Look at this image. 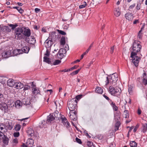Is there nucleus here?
Instances as JSON below:
<instances>
[{
    "mask_svg": "<svg viewBox=\"0 0 147 147\" xmlns=\"http://www.w3.org/2000/svg\"><path fill=\"white\" fill-rule=\"evenodd\" d=\"M140 42L138 40H135L134 41L132 47V51L131 53V56L130 58H132V61L134 65L136 67L138 65L140 58L137 56V53L140 51L142 48V46L140 45Z\"/></svg>",
    "mask_w": 147,
    "mask_h": 147,
    "instance_id": "f257e3e1",
    "label": "nucleus"
},
{
    "mask_svg": "<svg viewBox=\"0 0 147 147\" xmlns=\"http://www.w3.org/2000/svg\"><path fill=\"white\" fill-rule=\"evenodd\" d=\"M58 118L57 115L56 113H55L53 115V114H50L47 117V122H46L45 120H43L42 122V125L45 127L47 126V123H51L55 119V117Z\"/></svg>",
    "mask_w": 147,
    "mask_h": 147,
    "instance_id": "f03ea898",
    "label": "nucleus"
},
{
    "mask_svg": "<svg viewBox=\"0 0 147 147\" xmlns=\"http://www.w3.org/2000/svg\"><path fill=\"white\" fill-rule=\"evenodd\" d=\"M109 92L112 95L119 98L120 96L121 90L119 88H115L112 86H110L109 89Z\"/></svg>",
    "mask_w": 147,
    "mask_h": 147,
    "instance_id": "7ed1b4c3",
    "label": "nucleus"
},
{
    "mask_svg": "<svg viewBox=\"0 0 147 147\" xmlns=\"http://www.w3.org/2000/svg\"><path fill=\"white\" fill-rule=\"evenodd\" d=\"M77 101L75 98H72L67 102V106L70 111H76L77 104Z\"/></svg>",
    "mask_w": 147,
    "mask_h": 147,
    "instance_id": "20e7f679",
    "label": "nucleus"
},
{
    "mask_svg": "<svg viewBox=\"0 0 147 147\" xmlns=\"http://www.w3.org/2000/svg\"><path fill=\"white\" fill-rule=\"evenodd\" d=\"M24 27L16 28L15 30V38L17 40H20L22 38Z\"/></svg>",
    "mask_w": 147,
    "mask_h": 147,
    "instance_id": "39448f33",
    "label": "nucleus"
},
{
    "mask_svg": "<svg viewBox=\"0 0 147 147\" xmlns=\"http://www.w3.org/2000/svg\"><path fill=\"white\" fill-rule=\"evenodd\" d=\"M0 139L1 140H2L3 142L5 144V145H8L9 141V139L7 136L5 135L4 134L2 133V134H0Z\"/></svg>",
    "mask_w": 147,
    "mask_h": 147,
    "instance_id": "423d86ee",
    "label": "nucleus"
},
{
    "mask_svg": "<svg viewBox=\"0 0 147 147\" xmlns=\"http://www.w3.org/2000/svg\"><path fill=\"white\" fill-rule=\"evenodd\" d=\"M69 118L71 120L74 121H75L77 119V112L76 111H70Z\"/></svg>",
    "mask_w": 147,
    "mask_h": 147,
    "instance_id": "0eeeda50",
    "label": "nucleus"
},
{
    "mask_svg": "<svg viewBox=\"0 0 147 147\" xmlns=\"http://www.w3.org/2000/svg\"><path fill=\"white\" fill-rule=\"evenodd\" d=\"M4 123V124L5 130L6 131L7 130H10L12 129L13 125L12 122L7 121Z\"/></svg>",
    "mask_w": 147,
    "mask_h": 147,
    "instance_id": "6e6552de",
    "label": "nucleus"
},
{
    "mask_svg": "<svg viewBox=\"0 0 147 147\" xmlns=\"http://www.w3.org/2000/svg\"><path fill=\"white\" fill-rule=\"evenodd\" d=\"M11 50H9L5 51L2 53V56L4 58H7L12 56L11 54Z\"/></svg>",
    "mask_w": 147,
    "mask_h": 147,
    "instance_id": "1a4fd4ad",
    "label": "nucleus"
},
{
    "mask_svg": "<svg viewBox=\"0 0 147 147\" xmlns=\"http://www.w3.org/2000/svg\"><path fill=\"white\" fill-rule=\"evenodd\" d=\"M22 34L27 37H29L31 35L30 30L28 28L24 27Z\"/></svg>",
    "mask_w": 147,
    "mask_h": 147,
    "instance_id": "9d476101",
    "label": "nucleus"
},
{
    "mask_svg": "<svg viewBox=\"0 0 147 147\" xmlns=\"http://www.w3.org/2000/svg\"><path fill=\"white\" fill-rule=\"evenodd\" d=\"M53 44V42L52 39L50 38L47 39L45 42V45L47 48L51 47Z\"/></svg>",
    "mask_w": 147,
    "mask_h": 147,
    "instance_id": "9b49d317",
    "label": "nucleus"
},
{
    "mask_svg": "<svg viewBox=\"0 0 147 147\" xmlns=\"http://www.w3.org/2000/svg\"><path fill=\"white\" fill-rule=\"evenodd\" d=\"M61 119L63 125L67 128H68L70 126V124L67 121V119L64 116L61 117Z\"/></svg>",
    "mask_w": 147,
    "mask_h": 147,
    "instance_id": "f8f14e48",
    "label": "nucleus"
},
{
    "mask_svg": "<svg viewBox=\"0 0 147 147\" xmlns=\"http://www.w3.org/2000/svg\"><path fill=\"white\" fill-rule=\"evenodd\" d=\"M69 49L68 47L67 48V49H61L59 51V52L58 53V55H59L60 57L59 58L61 59L63 57L64 55H63V53H65L66 52V51H67Z\"/></svg>",
    "mask_w": 147,
    "mask_h": 147,
    "instance_id": "ddd939ff",
    "label": "nucleus"
},
{
    "mask_svg": "<svg viewBox=\"0 0 147 147\" xmlns=\"http://www.w3.org/2000/svg\"><path fill=\"white\" fill-rule=\"evenodd\" d=\"M35 138V136H34L32 138H29L27 140L26 144L28 147H31L33 146L34 143L33 139Z\"/></svg>",
    "mask_w": 147,
    "mask_h": 147,
    "instance_id": "4468645a",
    "label": "nucleus"
},
{
    "mask_svg": "<svg viewBox=\"0 0 147 147\" xmlns=\"http://www.w3.org/2000/svg\"><path fill=\"white\" fill-rule=\"evenodd\" d=\"M22 54V51L20 49H15L13 51H11V54L12 56H16Z\"/></svg>",
    "mask_w": 147,
    "mask_h": 147,
    "instance_id": "2eb2a0df",
    "label": "nucleus"
},
{
    "mask_svg": "<svg viewBox=\"0 0 147 147\" xmlns=\"http://www.w3.org/2000/svg\"><path fill=\"white\" fill-rule=\"evenodd\" d=\"M27 135L29 137H33L34 135V131L33 129L30 128H28L27 131Z\"/></svg>",
    "mask_w": 147,
    "mask_h": 147,
    "instance_id": "dca6fc26",
    "label": "nucleus"
},
{
    "mask_svg": "<svg viewBox=\"0 0 147 147\" xmlns=\"http://www.w3.org/2000/svg\"><path fill=\"white\" fill-rule=\"evenodd\" d=\"M115 73H114L112 75H110L109 76V78H111V79L112 80V82H114L115 84L116 82L118 80L117 75L116 74V76L115 75Z\"/></svg>",
    "mask_w": 147,
    "mask_h": 147,
    "instance_id": "f3484780",
    "label": "nucleus"
},
{
    "mask_svg": "<svg viewBox=\"0 0 147 147\" xmlns=\"http://www.w3.org/2000/svg\"><path fill=\"white\" fill-rule=\"evenodd\" d=\"M15 82L13 79H10L7 81V85L9 87H13L14 86Z\"/></svg>",
    "mask_w": 147,
    "mask_h": 147,
    "instance_id": "a211bd4d",
    "label": "nucleus"
},
{
    "mask_svg": "<svg viewBox=\"0 0 147 147\" xmlns=\"http://www.w3.org/2000/svg\"><path fill=\"white\" fill-rule=\"evenodd\" d=\"M15 88L17 89H20L23 88L24 86L23 84L20 82H15Z\"/></svg>",
    "mask_w": 147,
    "mask_h": 147,
    "instance_id": "6ab92c4d",
    "label": "nucleus"
},
{
    "mask_svg": "<svg viewBox=\"0 0 147 147\" xmlns=\"http://www.w3.org/2000/svg\"><path fill=\"white\" fill-rule=\"evenodd\" d=\"M127 103V102L126 101H125V102L124 103V105H126ZM124 108L125 110L123 111V114L125 115V117L126 118H128L129 116V113L128 110H126V107L125 105L124 106Z\"/></svg>",
    "mask_w": 147,
    "mask_h": 147,
    "instance_id": "aec40b11",
    "label": "nucleus"
},
{
    "mask_svg": "<svg viewBox=\"0 0 147 147\" xmlns=\"http://www.w3.org/2000/svg\"><path fill=\"white\" fill-rule=\"evenodd\" d=\"M125 17L129 20H131L133 19V14L130 13H127L125 14Z\"/></svg>",
    "mask_w": 147,
    "mask_h": 147,
    "instance_id": "412c9836",
    "label": "nucleus"
},
{
    "mask_svg": "<svg viewBox=\"0 0 147 147\" xmlns=\"http://www.w3.org/2000/svg\"><path fill=\"white\" fill-rule=\"evenodd\" d=\"M30 101V98H24L22 100V103L26 105H29L31 104Z\"/></svg>",
    "mask_w": 147,
    "mask_h": 147,
    "instance_id": "4be33fe9",
    "label": "nucleus"
},
{
    "mask_svg": "<svg viewBox=\"0 0 147 147\" xmlns=\"http://www.w3.org/2000/svg\"><path fill=\"white\" fill-rule=\"evenodd\" d=\"M111 78H109V77H107L106 78V81L105 82H106V85H108L109 83L110 84L113 85L114 86L115 85V84H114V82H112V80L111 79Z\"/></svg>",
    "mask_w": 147,
    "mask_h": 147,
    "instance_id": "5701e85b",
    "label": "nucleus"
},
{
    "mask_svg": "<svg viewBox=\"0 0 147 147\" xmlns=\"http://www.w3.org/2000/svg\"><path fill=\"white\" fill-rule=\"evenodd\" d=\"M121 14L120 9L118 7L115 9L114 14L117 17H118Z\"/></svg>",
    "mask_w": 147,
    "mask_h": 147,
    "instance_id": "b1692460",
    "label": "nucleus"
},
{
    "mask_svg": "<svg viewBox=\"0 0 147 147\" xmlns=\"http://www.w3.org/2000/svg\"><path fill=\"white\" fill-rule=\"evenodd\" d=\"M15 107L17 108H20L22 106V104L20 101L19 100H17L15 103Z\"/></svg>",
    "mask_w": 147,
    "mask_h": 147,
    "instance_id": "393cba45",
    "label": "nucleus"
},
{
    "mask_svg": "<svg viewBox=\"0 0 147 147\" xmlns=\"http://www.w3.org/2000/svg\"><path fill=\"white\" fill-rule=\"evenodd\" d=\"M28 42L31 44H34L36 42L35 38L33 36H31L30 38L28 40Z\"/></svg>",
    "mask_w": 147,
    "mask_h": 147,
    "instance_id": "a878e982",
    "label": "nucleus"
},
{
    "mask_svg": "<svg viewBox=\"0 0 147 147\" xmlns=\"http://www.w3.org/2000/svg\"><path fill=\"white\" fill-rule=\"evenodd\" d=\"M110 103L113 108V109L115 111H117L118 110L117 107L116 105L113 102L112 100H110Z\"/></svg>",
    "mask_w": 147,
    "mask_h": 147,
    "instance_id": "bb28decb",
    "label": "nucleus"
},
{
    "mask_svg": "<svg viewBox=\"0 0 147 147\" xmlns=\"http://www.w3.org/2000/svg\"><path fill=\"white\" fill-rule=\"evenodd\" d=\"M30 49V48L29 47L27 46H25L23 47L22 50H21L22 51V52L25 53H28Z\"/></svg>",
    "mask_w": 147,
    "mask_h": 147,
    "instance_id": "cd10ccee",
    "label": "nucleus"
},
{
    "mask_svg": "<svg viewBox=\"0 0 147 147\" xmlns=\"http://www.w3.org/2000/svg\"><path fill=\"white\" fill-rule=\"evenodd\" d=\"M142 128V131L144 133H145L147 130V124L146 123L143 124Z\"/></svg>",
    "mask_w": 147,
    "mask_h": 147,
    "instance_id": "c85d7f7f",
    "label": "nucleus"
},
{
    "mask_svg": "<svg viewBox=\"0 0 147 147\" xmlns=\"http://www.w3.org/2000/svg\"><path fill=\"white\" fill-rule=\"evenodd\" d=\"M43 61L49 64H52L50 59L46 56L44 57L43 58Z\"/></svg>",
    "mask_w": 147,
    "mask_h": 147,
    "instance_id": "c756f323",
    "label": "nucleus"
},
{
    "mask_svg": "<svg viewBox=\"0 0 147 147\" xmlns=\"http://www.w3.org/2000/svg\"><path fill=\"white\" fill-rule=\"evenodd\" d=\"M66 39H67V38L66 37L65 38V37L64 36H62L61 37L60 41V44L61 45H65Z\"/></svg>",
    "mask_w": 147,
    "mask_h": 147,
    "instance_id": "7c9ffc66",
    "label": "nucleus"
},
{
    "mask_svg": "<svg viewBox=\"0 0 147 147\" xmlns=\"http://www.w3.org/2000/svg\"><path fill=\"white\" fill-rule=\"evenodd\" d=\"M95 91L98 94H102L103 92V90L102 89L101 87H97L95 89Z\"/></svg>",
    "mask_w": 147,
    "mask_h": 147,
    "instance_id": "2f4dec72",
    "label": "nucleus"
},
{
    "mask_svg": "<svg viewBox=\"0 0 147 147\" xmlns=\"http://www.w3.org/2000/svg\"><path fill=\"white\" fill-rule=\"evenodd\" d=\"M2 107L3 108L2 110H4L5 111V112L8 111L7 109H8V107L6 104H3V105H2Z\"/></svg>",
    "mask_w": 147,
    "mask_h": 147,
    "instance_id": "473e14b6",
    "label": "nucleus"
},
{
    "mask_svg": "<svg viewBox=\"0 0 147 147\" xmlns=\"http://www.w3.org/2000/svg\"><path fill=\"white\" fill-rule=\"evenodd\" d=\"M12 8L13 9H17L18 12L21 14H22L24 11V10L21 8L19 7H13Z\"/></svg>",
    "mask_w": 147,
    "mask_h": 147,
    "instance_id": "72a5a7b5",
    "label": "nucleus"
},
{
    "mask_svg": "<svg viewBox=\"0 0 147 147\" xmlns=\"http://www.w3.org/2000/svg\"><path fill=\"white\" fill-rule=\"evenodd\" d=\"M120 123L119 121H117L115 125V131L118 130L119 127L120 126Z\"/></svg>",
    "mask_w": 147,
    "mask_h": 147,
    "instance_id": "f704fd0d",
    "label": "nucleus"
},
{
    "mask_svg": "<svg viewBox=\"0 0 147 147\" xmlns=\"http://www.w3.org/2000/svg\"><path fill=\"white\" fill-rule=\"evenodd\" d=\"M129 145L131 147H137V143L134 141H132L130 142Z\"/></svg>",
    "mask_w": 147,
    "mask_h": 147,
    "instance_id": "c9c22d12",
    "label": "nucleus"
},
{
    "mask_svg": "<svg viewBox=\"0 0 147 147\" xmlns=\"http://www.w3.org/2000/svg\"><path fill=\"white\" fill-rule=\"evenodd\" d=\"M33 93L34 94H37L40 92V91L36 88H33L32 89Z\"/></svg>",
    "mask_w": 147,
    "mask_h": 147,
    "instance_id": "e433bc0d",
    "label": "nucleus"
},
{
    "mask_svg": "<svg viewBox=\"0 0 147 147\" xmlns=\"http://www.w3.org/2000/svg\"><path fill=\"white\" fill-rule=\"evenodd\" d=\"M21 128V126L19 124L16 125L14 129L16 131H18L20 130Z\"/></svg>",
    "mask_w": 147,
    "mask_h": 147,
    "instance_id": "4c0bfd02",
    "label": "nucleus"
},
{
    "mask_svg": "<svg viewBox=\"0 0 147 147\" xmlns=\"http://www.w3.org/2000/svg\"><path fill=\"white\" fill-rule=\"evenodd\" d=\"M141 2H138L137 4L136 7L137 10H139L140 9L141 7V4L142 3L144 0H141Z\"/></svg>",
    "mask_w": 147,
    "mask_h": 147,
    "instance_id": "58836bf2",
    "label": "nucleus"
},
{
    "mask_svg": "<svg viewBox=\"0 0 147 147\" xmlns=\"http://www.w3.org/2000/svg\"><path fill=\"white\" fill-rule=\"evenodd\" d=\"M8 25L11 28V29L13 30H14L18 26L17 24H8Z\"/></svg>",
    "mask_w": 147,
    "mask_h": 147,
    "instance_id": "ea45409f",
    "label": "nucleus"
},
{
    "mask_svg": "<svg viewBox=\"0 0 147 147\" xmlns=\"http://www.w3.org/2000/svg\"><path fill=\"white\" fill-rule=\"evenodd\" d=\"M81 69V68L79 69L78 70H77L75 71H74L73 72L71 73L70 74L72 76H73L77 74L79 71Z\"/></svg>",
    "mask_w": 147,
    "mask_h": 147,
    "instance_id": "a19ab883",
    "label": "nucleus"
},
{
    "mask_svg": "<svg viewBox=\"0 0 147 147\" xmlns=\"http://www.w3.org/2000/svg\"><path fill=\"white\" fill-rule=\"evenodd\" d=\"M84 4L83 5L79 6V7L80 9H82L85 7L87 5V3L86 2L84 1Z\"/></svg>",
    "mask_w": 147,
    "mask_h": 147,
    "instance_id": "79ce46f5",
    "label": "nucleus"
},
{
    "mask_svg": "<svg viewBox=\"0 0 147 147\" xmlns=\"http://www.w3.org/2000/svg\"><path fill=\"white\" fill-rule=\"evenodd\" d=\"M57 31L59 33L63 35H65L66 34V32L62 30H58Z\"/></svg>",
    "mask_w": 147,
    "mask_h": 147,
    "instance_id": "37998d69",
    "label": "nucleus"
},
{
    "mask_svg": "<svg viewBox=\"0 0 147 147\" xmlns=\"http://www.w3.org/2000/svg\"><path fill=\"white\" fill-rule=\"evenodd\" d=\"M61 62V61L59 60H56L54 62L53 64L56 65L59 64Z\"/></svg>",
    "mask_w": 147,
    "mask_h": 147,
    "instance_id": "c03bdc74",
    "label": "nucleus"
},
{
    "mask_svg": "<svg viewBox=\"0 0 147 147\" xmlns=\"http://www.w3.org/2000/svg\"><path fill=\"white\" fill-rule=\"evenodd\" d=\"M30 86L28 85H26L24 87V90H26L30 89Z\"/></svg>",
    "mask_w": 147,
    "mask_h": 147,
    "instance_id": "a18cd8bd",
    "label": "nucleus"
},
{
    "mask_svg": "<svg viewBox=\"0 0 147 147\" xmlns=\"http://www.w3.org/2000/svg\"><path fill=\"white\" fill-rule=\"evenodd\" d=\"M44 55L45 56L47 57H49V56L50 51L48 49H47L46 53H45Z\"/></svg>",
    "mask_w": 147,
    "mask_h": 147,
    "instance_id": "49530a36",
    "label": "nucleus"
},
{
    "mask_svg": "<svg viewBox=\"0 0 147 147\" xmlns=\"http://www.w3.org/2000/svg\"><path fill=\"white\" fill-rule=\"evenodd\" d=\"M5 26H3L0 27V31L6 32Z\"/></svg>",
    "mask_w": 147,
    "mask_h": 147,
    "instance_id": "de8ad7c7",
    "label": "nucleus"
},
{
    "mask_svg": "<svg viewBox=\"0 0 147 147\" xmlns=\"http://www.w3.org/2000/svg\"><path fill=\"white\" fill-rule=\"evenodd\" d=\"M5 28L6 32H9L11 31V30L8 26H5Z\"/></svg>",
    "mask_w": 147,
    "mask_h": 147,
    "instance_id": "09e8293b",
    "label": "nucleus"
},
{
    "mask_svg": "<svg viewBox=\"0 0 147 147\" xmlns=\"http://www.w3.org/2000/svg\"><path fill=\"white\" fill-rule=\"evenodd\" d=\"M13 136L15 137H18L20 136V133L19 132H14L13 133Z\"/></svg>",
    "mask_w": 147,
    "mask_h": 147,
    "instance_id": "8fccbe9b",
    "label": "nucleus"
},
{
    "mask_svg": "<svg viewBox=\"0 0 147 147\" xmlns=\"http://www.w3.org/2000/svg\"><path fill=\"white\" fill-rule=\"evenodd\" d=\"M76 140L77 143H78L79 144H81L82 143L81 140L80 139H79L77 137H76Z\"/></svg>",
    "mask_w": 147,
    "mask_h": 147,
    "instance_id": "3c124183",
    "label": "nucleus"
},
{
    "mask_svg": "<svg viewBox=\"0 0 147 147\" xmlns=\"http://www.w3.org/2000/svg\"><path fill=\"white\" fill-rule=\"evenodd\" d=\"M103 97L107 100L109 101V102L110 103V100H111L110 99V98H109L105 94H104L103 95Z\"/></svg>",
    "mask_w": 147,
    "mask_h": 147,
    "instance_id": "603ef678",
    "label": "nucleus"
},
{
    "mask_svg": "<svg viewBox=\"0 0 147 147\" xmlns=\"http://www.w3.org/2000/svg\"><path fill=\"white\" fill-rule=\"evenodd\" d=\"M82 95H78L76 96V98L78 100L80 99L82 97Z\"/></svg>",
    "mask_w": 147,
    "mask_h": 147,
    "instance_id": "864d4df0",
    "label": "nucleus"
},
{
    "mask_svg": "<svg viewBox=\"0 0 147 147\" xmlns=\"http://www.w3.org/2000/svg\"><path fill=\"white\" fill-rule=\"evenodd\" d=\"M78 67V66L75 65V66H73V67H71V68H70L69 69H70V71L72 70L73 69H77Z\"/></svg>",
    "mask_w": 147,
    "mask_h": 147,
    "instance_id": "5fc2aeb1",
    "label": "nucleus"
},
{
    "mask_svg": "<svg viewBox=\"0 0 147 147\" xmlns=\"http://www.w3.org/2000/svg\"><path fill=\"white\" fill-rule=\"evenodd\" d=\"M120 119V117L119 116H116L115 115L114 116V119L117 121H119V119Z\"/></svg>",
    "mask_w": 147,
    "mask_h": 147,
    "instance_id": "6e6d98bb",
    "label": "nucleus"
},
{
    "mask_svg": "<svg viewBox=\"0 0 147 147\" xmlns=\"http://www.w3.org/2000/svg\"><path fill=\"white\" fill-rule=\"evenodd\" d=\"M13 143H15V144H17L18 143V139L16 138L13 140Z\"/></svg>",
    "mask_w": 147,
    "mask_h": 147,
    "instance_id": "4d7b16f0",
    "label": "nucleus"
},
{
    "mask_svg": "<svg viewBox=\"0 0 147 147\" xmlns=\"http://www.w3.org/2000/svg\"><path fill=\"white\" fill-rule=\"evenodd\" d=\"M92 144H93V143L90 141H88L87 142V145L88 147H90Z\"/></svg>",
    "mask_w": 147,
    "mask_h": 147,
    "instance_id": "13d9d810",
    "label": "nucleus"
},
{
    "mask_svg": "<svg viewBox=\"0 0 147 147\" xmlns=\"http://www.w3.org/2000/svg\"><path fill=\"white\" fill-rule=\"evenodd\" d=\"M114 46H113L111 48L110 53L111 54H112L113 52L114 49Z\"/></svg>",
    "mask_w": 147,
    "mask_h": 147,
    "instance_id": "bf43d9fd",
    "label": "nucleus"
},
{
    "mask_svg": "<svg viewBox=\"0 0 147 147\" xmlns=\"http://www.w3.org/2000/svg\"><path fill=\"white\" fill-rule=\"evenodd\" d=\"M138 127H139V126L138 125H136L135 128L133 130V131L134 132H135L136 131L137 129H138Z\"/></svg>",
    "mask_w": 147,
    "mask_h": 147,
    "instance_id": "052dcab7",
    "label": "nucleus"
},
{
    "mask_svg": "<svg viewBox=\"0 0 147 147\" xmlns=\"http://www.w3.org/2000/svg\"><path fill=\"white\" fill-rule=\"evenodd\" d=\"M94 43V42H92L91 45H90V46L89 47V48H88V49H87V50H88V51H90V49L91 47H92L93 44Z\"/></svg>",
    "mask_w": 147,
    "mask_h": 147,
    "instance_id": "680f3d73",
    "label": "nucleus"
},
{
    "mask_svg": "<svg viewBox=\"0 0 147 147\" xmlns=\"http://www.w3.org/2000/svg\"><path fill=\"white\" fill-rule=\"evenodd\" d=\"M70 71V69H64L62 70L61 71V72H67Z\"/></svg>",
    "mask_w": 147,
    "mask_h": 147,
    "instance_id": "e2e57ef3",
    "label": "nucleus"
},
{
    "mask_svg": "<svg viewBox=\"0 0 147 147\" xmlns=\"http://www.w3.org/2000/svg\"><path fill=\"white\" fill-rule=\"evenodd\" d=\"M135 5H136L135 3H134V4L131 5L129 7V9H133L135 6Z\"/></svg>",
    "mask_w": 147,
    "mask_h": 147,
    "instance_id": "0e129e2a",
    "label": "nucleus"
},
{
    "mask_svg": "<svg viewBox=\"0 0 147 147\" xmlns=\"http://www.w3.org/2000/svg\"><path fill=\"white\" fill-rule=\"evenodd\" d=\"M32 88H36V85L34 84V82H31V85Z\"/></svg>",
    "mask_w": 147,
    "mask_h": 147,
    "instance_id": "69168bd1",
    "label": "nucleus"
},
{
    "mask_svg": "<svg viewBox=\"0 0 147 147\" xmlns=\"http://www.w3.org/2000/svg\"><path fill=\"white\" fill-rule=\"evenodd\" d=\"M40 10V9L38 8H36L35 9V11L36 13H37L39 12Z\"/></svg>",
    "mask_w": 147,
    "mask_h": 147,
    "instance_id": "338daca9",
    "label": "nucleus"
},
{
    "mask_svg": "<svg viewBox=\"0 0 147 147\" xmlns=\"http://www.w3.org/2000/svg\"><path fill=\"white\" fill-rule=\"evenodd\" d=\"M115 144L113 143H111L110 145V147H115Z\"/></svg>",
    "mask_w": 147,
    "mask_h": 147,
    "instance_id": "774afa93",
    "label": "nucleus"
}]
</instances>
